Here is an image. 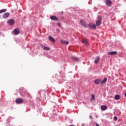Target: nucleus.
<instances>
[{
    "label": "nucleus",
    "mask_w": 126,
    "mask_h": 126,
    "mask_svg": "<svg viewBox=\"0 0 126 126\" xmlns=\"http://www.w3.org/2000/svg\"><path fill=\"white\" fill-rule=\"evenodd\" d=\"M95 100V95L94 94H92V99H91V101H94Z\"/></svg>",
    "instance_id": "19"
},
{
    "label": "nucleus",
    "mask_w": 126,
    "mask_h": 126,
    "mask_svg": "<svg viewBox=\"0 0 126 126\" xmlns=\"http://www.w3.org/2000/svg\"><path fill=\"white\" fill-rule=\"evenodd\" d=\"M56 31L57 32H58V33H60V32H61V30L59 29H56Z\"/></svg>",
    "instance_id": "24"
},
{
    "label": "nucleus",
    "mask_w": 126,
    "mask_h": 126,
    "mask_svg": "<svg viewBox=\"0 0 126 126\" xmlns=\"http://www.w3.org/2000/svg\"><path fill=\"white\" fill-rule=\"evenodd\" d=\"M114 121H118V117H114Z\"/></svg>",
    "instance_id": "23"
},
{
    "label": "nucleus",
    "mask_w": 126,
    "mask_h": 126,
    "mask_svg": "<svg viewBox=\"0 0 126 126\" xmlns=\"http://www.w3.org/2000/svg\"><path fill=\"white\" fill-rule=\"evenodd\" d=\"M98 20L96 21V26H99V25H101L102 24V17L101 16H99L98 18Z\"/></svg>",
    "instance_id": "1"
},
{
    "label": "nucleus",
    "mask_w": 126,
    "mask_h": 126,
    "mask_svg": "<svg viewBox=\"0 0 126 126\" xmlns=\"http://www.w3.org/2000/svg\"><path fill=\"white\" fill-rule=\"evenodd\" d=\"M117 52L116 51H112L108 52V55H111V56H113L114 55H117Z\"/></svg>",
    "instance_id": "16"
},
{
    "label": "nucleus",
    "mask_w": 126,
    "mask_h": 126,
    "mask_svg": "<svg viewBox=\"0 0 126 126\" xmlns=\"http://www.w3.org/2000/svg\"><path fill=\"white\" fill-rule=\"evenodd\" d=\"M45 46H44V45H41V48H43V49H44V47Z\"/></svg>",
    "instance_id": "28"
},
{
    "label": "nucleus",
    "mask_w": 126,
    "mask_h": 126,
    "mask_svg": "<svg viewBox=\"0 0 126 126\" xmlns=\"http://www.w3.org/2000/svg\"><path fill=\"white\" fill-rule=\"evenodd\" d=\"M115 100H120V99H121V96H120L119 94H116L115 96Z\"/></svg>",
    "instance_id": "17"
},
{
    "label": "nucleus",
    "mask_w": 126,
    "mask_h": 126,
    "mask_svg": "<svg viewBox=\"0 0 126 126\" xmlns=\"http://www.w3.org/2000/svg\"><path fill=\"white\" fill-rule=\"evenodd\" d=\"M106 4L107 5V6L110 7V6L112 5V1H111V0H106Z\"/></svg>",
    "instance_id": "5"
},
{
    "label": "nucleus",
    "mask_w": 126,
    "mask_h": 126,
    "mask_svg": "<svg viewBox=\"0 0 126 126\" xmlns=\"http://www.w3.org/2000/svg\"><path fill=\"white\" fill-rule=\"evenodd\" d=\"M100 61V57L97 56L94 60V63H99V61Z\"/></svg>",
    "instance_id": "11"
},
{
    "label": "nucleus",
    "mask_w": 126,
    "mask_h": 126,
    "mask_svg": "<svg viewBox=\"0 0 126 126\" xmlns=\"http://www.w3.org/2000/svg\"><path fill=\"white\" fill-rule=\"evenodd\" d=\"M90 119H91V120H92L93 118H92V116L90 115L89 117Z\"/></svg>",
    "instance_id": "25"
},
{
    "label": "nucleus",
    "mask_w": 126,
    "mask_h": 126,
    "mask_svg": "<svg viewBox=\"0 0 126 126\" xmlns=\"http://www.w3.org/2000/svg\"><path fill=\"white\" fill-rule=\"evenodd\" d=\"M106 82H107V79H103V81H101L100 83H101V84H104V83H106Z\"/></svg>",
    "instance_id": "20"
},
{
    "label": "nucleus",
    "mask_w": 126,
    "mask_h": 126,
    "mask_svg": "<svg viewBox=\"0 0 126 126\" xmlns=\"http://www.w3.org/2000/svg\"><path fill=\"white\" fill-rule=\"evenodd\" d=\"M50 19L54 21H59V18H58V17H57L56 16H51L50 17Z\"/></svg>",
    "instance_id": "3"
},
{
    "label": "nucleus",
    "mask_w": 126,
    "mask_h": 126,
    "mask_svg": "<svg viewBox=\"0 0 126 126\" xmlns=\"http://www.w3.org/2000/svg\"><path fill=\"white\" fill-rule=\"evenodd\" d=\"M94 83L95 84H100L101 83V80L100 79H95L94 80Z\"/></svg>",
    "instance_id": "13"
},
{
    "label": "nucleus",
    "mask_w": 126,
    "mask_h": 126,
    "mask_svg": "<svg viewBox=\"0 0 126 126\" xmlns=\"http://www.w3.org/2000/svg\"><path fill=\"white\" fill-rule=\"evenodd\" d=\"M9 15V13H4V14L3 15V18H7V17H8Z\"/></svg>",
    "instance_id": "15"
},
{
    "label": "nucleus",
    "mask_w": 126,
    "mask_h": 126,
    "mask_svg": "<svg viewBox=\"0 0 126 126\" xmlns=\"http://www.w3.org/2000/svg\"><path fill=\"white\" fill-rule=\"evenodd\" d=\"M62 44H65V45H68L69 42L66 40H64L63 39H61L60 41Z\"/></svg>",
    "instance_id": "10"
},
{
    "label": "nucleus",
    "mask_w": 126,
    "mask_h": 126,
    "mask_svg": "<svg viewBox=\"0 0 126 126\" xmlns=\"http://www.w3.org/2000/svg\"><path fill=\"white\" fill-rule=\"evenodd\" d=\"M104 79H107V78H104Z\"/></svg>",
    "instance_id": "29"
},
{
    "label": "nucleus",
    "mask_w": 126,
    "mask_h": 126,
    "mask_svg": "<svg viewBox=\"0 0 126 126\" xmlns=\"http://www.w3.org/2000/svg\"><path fill=\"white\" fill-rule=\"evenodd\" d=\"M48 38L49 40H51L52 42H53V43H56V39H55L53 36H49Z\"/></svg>",
    "instance_id": "14"
},
{
    "label": "nucleus",
    "mask_w": 126,
    "mask_h": 126,
    "mask_svg": "<svg viewBox=\"0 0 126 126\" xmlns=\"http://www.w3.org/2000/svg\"><path fill=\"white\" fill-rule=\"evenodd\" d=\"M107 109H108V107L107 106V105H101V110H102V111H106V110H107Z\"/></svg>",
    "instance_id": "9"
},
{
    "label": "nucleus",
    "mask_w": 126,
    "mask_h": 126,
    "mask_svg": "<svg viewBox=\"0 0 126 126\" xmlns=\"http://www.w3.org/2000/svg\"><path fill=\"white\" fill-rule=\"evenodd\" d=\"M71 59L72 60H73V61H75L76 62H78V58L74 56H72Z\"/></svg>",
    "instance_id": "18"
},
{
    "label": "nucleus",
    "mask_w": 126,
    "mask_h": 126,
    "mask_svg": "<svg viewBox=\"0 0 126 126\" xmlns=\"http://www.w3.org/2000/svg\"><path fill=\"white\" fill-rule=\"evenodd\" d=\"M43 49H44V50H45L46 51H49V50H50V48H49L48 47H46V46H44Z\"/></svg>",
    "instance_id": "22"
},
{
    "label": "nucleus",
    "mask_w": 126,
    "mask_h": 126,
    "mask_svg": "<svg viewBox=\"0 0 126 126\" xmlns=\"http://www.w3.org/2000/svg\"><path fill=\"white\" fill-rule=\"evenodd\" d=\"M24 101L22 99V98H17L15 100L16 104H23Z\"/></svg>",
    "instance_id": "2"
},
{
    "label": "nucleus",
    "mask_w": 126,
    "mask_h": 126,
    "mask_svg": "<svg viewBox=\"0 0 126 126\" xmlns=\"http://www.w3.org/2000/svg\"><path fill=\"white\" fill-rule=\"evenodd\" d=\"M82 42L85 45H88V40H87L86 38H83L82 40Z\"/></svg>",
    "instance_id": "6"
},
{
    "label": "nucleus",
    "mask_w": 126,
    "mask_h": 126,
    "mask_svg": "<svg viewBox=\"0 0 126 126\" xmlns=\"http://www.w3.org/2000/svg\"><path fill=\"white\" fill-rule=\"evenodd\" d=\"M89 26L90 28H94V29H96V25L95 24H89Z\"/></svg>",
    "instance_id": "12"
},
{
    "label": "nucleus",
    "mask_w": 126,
    "mask_h": 126,
    "mask_svg": "<svg viewBox=\"0 0 126 126\" xmlns=\"http://www.w3.org/2000/svg\"><path fill=\"white\" fill-rule=\"evenodd\" d=\"M6 11V9H3L0 10V13H3V12H5Z\"/></svg>",
    "instance_id": "21"
},
{
    "label": "nucleus",
    "mask_w": 126,
    "mask_h": 126,
    "mask_svg": "<svg viewBox=\"0 0 126 126\" xmlns=\"http://www.w3.org/2000/svg\"><path fill=\"white\" fill-rule=\"evenodd\" d=\"M14 22H15L14 20H13V19H9L7 22L8 24H9V25H13V24H14Z\"/></svg>",
    "instance_id": "4"
},
{
    "label": "nucleus",
    "mask_w": 126,
    "mask_h": 126,
    "mask_svg": "<svg viewBox=\"0 0 126 126\" xmlns=\"http://www.w3.org/2000/svg\"><path fill=\"white\" fill-rule=\"evenodd\" d=\"M80 23H81V25H82V26H83L84 27H86V26H87L86 22H85L84 21L81 20Z\"/></svg>",
    "instance_id": "8"
},
{
    "label": "nucleus",
    "mask_w": 126,
    "mask_h": 126,
    "mask_svg": "<svg viewBox=\"0 0 126 126\" xmlns=\"http://www.w3.org/2000/svg\"><path fill=\"white\" fill-rule=\"evenodd\" d=\"M57 25H58L59 26H61V23H58L57 24Z\"/></svg>",
    "instance_id": "27"
},
{
    "label": "nucleus",
    "mask_w": 126,
    "mask_h": 126,
    "mask_svg": "<svg viewBox=\"0 0 126 126\" xmlns=\"http://www.w3.org/2000/svg\"><path fill=\"white\" fill-rule=\"evenodd\" d=\"M95 126H100V125H99V124H98V123H96Z\"/></svg>",
    "instance_id": "26"
},
{
    "label": "nucleus",
    "mask_w": 126,
    "mask_h": 126,
    "mask_svg": "<svg viewBox=\"0 0 126 126\" xmlns=\"http://www.w3.org/2000/svg\"><path fill=\"white\" fill-rule=\"evenodd\" d=\"M14 32L16 35H18L20 33V30L19 29H16L14 30Z\"/></svg>",
    "instance_id": "7"
}]
</instances>
